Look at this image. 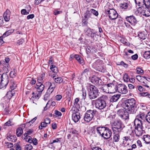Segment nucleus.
<instances>
[{"label":"nucleus","instance_id":"a18cd8bd","mask_svg":"<svg viewBox=\"0 0 150 150\" xmlns=\"http://www.w3.org/2000/svg\"><path fill=\"white\" fill-rule=\"evenodd\" d=\"M150 51H147L145 52L144 54V57L146 59L150 58Z\"/></svg>","mask_w":150,"mask_h":150},{"label":"nucleus","instance_id":"ea45409f","mask_svg":"<svg viewBox=\"0 0 150 150\" xmlns=\"http://www.w3.org/2000/svg\"><path fill=\"white\" fill-rule=\"evenodd\" d=\"M50 69L54 73H57V68L54 65H52L50 66Z\"/></svg>","mask_w":150,"mask_h":150},{"label":"nucleus","instance_id":"7ed1b4c3","mask_svg":"<svg viewBox=\"0 0 150 150\" xmlns=\"http://www.w3.org/2000/svg\"><path fill=\"white\" fill-rule=\"evenodd\" d=\"M98 90L97 88L94 86H90L88 91V97L90 99H95L99 96Z\"/></svg>","mask_w":150,"mask_h":150},{"label":"nucleus","instance_id":"c85d7f7f","mask_svg":"<svg viewBox=\"0 0 150 150\" xmlns=\"http://www.w3.org/2000/svg\"><path fill=\"white\" fill-rule=\"evenodd\" d=\"M143 139L146 144H148L150 143V136L149 135L147 134L144 135Z\"/></svg>","mask_w":150,"mask_h":150},{"label":"nucleus","instance_id":"f257e3e1","mask_svg":"<svg viewBox=\"0 0 150 150\" xmlns=\"http://www.w3.org/2000/svg\"><path fill=\"white\" fill-rule=\"evenodd\" d=\"M138 104V102L133 98L127 99L122 103L124 108L127 110L129 113L132 114L136 112Z\"/></svg>","mask_w":150,"mask_h":150},{"label":"nucleus","instance_id":"c756f323","mask_svg":"<svg viewBox=\"0 0 150 150\" xmlns=\"http://www.w3.org/2000/svg\"><path fill=\"white\" fill-rule=\"evenodd\" d=\"M84 30L85 32V33H86V35L87 36H89L90 35V34L91 33V32H92L93 29H91L88 26H86L85 27V28Z\"/></svg>","mask_w":150,"mask_h":150},{"label":"nucleus","instance_id":"4d7b16f0","mask_svg":"<svg viewBox=\"0 0 150 150\" xmlns=\"http://www.w3.org/2000/svg\"><path fill=\"white\" fill-rule=\"evenodd\" d=\"M123 79L124 80L125 82H127L128 80V74L125 73L124 75V76H123Z\"/></svg>","mask_w":150,"mask_h":150},{"label":"nucleus","instance_id":"de8ad7c7","mask_svg":"<svg viewBox=\"0 0 150 150\" xmlns=\"http://www.w3.org/2000/svg\"><path fill=\"white\" fill-rule=\"evenodd\" d=\"M33 148V146L30 144H26L25 145V150H31Z\"/></svg>","mask_w":150,"mask_h":150},{"label":"nucleus","instance_id":"49530a36","mask_svg":"<svg viewBox=\"0 0 150 150\" xmlns=\"http://www.w3.org/2000/svg\"><path fill=\"white\" fill-rule=\"evenodd\" d=\"M91 14H93V15H95L96 16H97L98 15V11L95 9H92L90 10Z\"/></svg>","mask_w":150,"mask_h":150},{"label":"nucleus","instance_id":"79ce46f5","mask_svg":"<svg viewBox=\"0 0 150 150\" xmlns=\"http://www.w3.org/2000/svg\"><path fill=\"white\" fill-rule=\"evenodd\" d=\"M128 5L127 3H124L120 4V6L122 9H126L128 7Z\"/></svg>","mask_w":150,"mask_h":150},{"label":"nucleus","instance_id":"2f4dec72","mask_svg":"<svg viewBox=\"0 0 150 150\" xmlns=\"http://www.w3.org/2000/svg\"><path fill=\"white\" fill-rule=\"evenodd\" d=\"M109 85L108 84H105L101 88L102 90L104 92L109 93Z\"/></svg>","mask_w":150,"mask_h":150},{"label":"nucleus","instance_id":"c9c22d12","mask_svg":"<svg viewBox=\"0 0 150 150\" xmlns=\"http://www.w3.org/2000/svg\"><path fill=\"white\" fill-rule=\"evenodd\" d=\"M114 135L113 137V140L114 142H117L119 141L120 139V135L118 134H115L114 133Z\"/></svg>","mask_w":150,"mask_h":150},{"label":"nucleus","instance_id":"8fccbe9b","mask_svg":"<svg viewBox=\"0 0 150 150\" xmlns=\"http://www.w3.org/2000/svg\"><path fill=\"white\" fill-rule=\"evenodd\" d=\"M13 125V124L12 123L10 120H9L4 124V127H4L5 126H9Z\"/></svg>","mask_w":150,"mask_h":150},{"label":"nucleus","instance_id":"338daca9","mask_svg":"<svg viewBox=\"0 0 150 150\" xmlns=\"http://www.w3.org/2000/svg\"><path fill=\"white\" fill-rule=\"evenodd\" d=\"M92 150H102L101 149L98 147H91Z\"/></svg>","mask_w":150,"mask_h":150},{"label":"nucleus","instance_id":"052dcab7","mask_svg":"<svg viewBox=\"0 0 150 150\" xmlns=\"http://www.w3.org/2000/svg\"><path fill=\"white\" fill-rule=\"evenodd\" d=\"M137 72L138 74H141L143 73V71L141 68H138L137 69Z\"/></svg>","mask_w":150,"mask_h":150},{"label":"nucleus","instance_id":"4be33fe9","mask_svg":"<svg viewBox=\"0 0 150 150\" xmlns=\"http://www.w3.org/2000/svg\"><path fill=\"white\" fill-rule=\"evenodd\" d=\"M93 15L91 14L90 10H86L83 14L84 18L87 19L93 18Z\"/></svg>","mask_w":150,"mask_h":150},{"label":"nucleus","instance_id":"69168bd1","mask_svg":"<svg viewBox=\"0 0 150 150\" xmlns=\"http://www.w3.org/2000/svg\"><path fill=\"white\" fill-rule=\"evenodd\" d=\"M55 114L58 116H61L62 115L61 113L57 110H55Z\"/></svg>","mask_w":150,"mask_h":150},{"label":"nucleus","instance_id":"37998d69","mask_svg":"<svg viewBox=\"0 0 150 150\" xmlns=\"http://www.w3.org/2000/svg\"><path fill=\"white\" fill-rule=\"evenodd\" d=\"M138 36L141 39H142L143 40L145 39L146 37V35L144 34L143 33L141 32L140 33L139 35Z\"/></svg>","mask_w":150,"mask_h":150},{"label":"nucleus","instance_id":"774afa93","mask_svg":"<svg viewBox=\"0 0 150 150\" xmlns=\"http://www.w3.org/2000/svg\"><path fill=\"white\" fill-rule=\"evenodd\" d=\"M16 150H21V146L18 144H16Z\"/></svg>","mask_w":150,"mask_h":150},{"label":"nucleus","instance_id":"bf43d9fd","mask_svg":"<svg viewBox=\"0 0 150 150\" xmlns=\"http://www.w3.org/2000/svg\"><path fill=\"white\" fill-rule=\"evenodd\" d=\"M21 12V14L23 15H27L29 13V11H27L25 9H22Z\"/></svg>","mask_w":150,"mask_h":150},{"label":"nucleus","instance_id":"6e6d98bb","mask_svg":"<svg viewBox=\"0 0 150 150\" xmlns=\"http://www.w3.org/2000/svg\"><path fill=\"white\" fill-rule=\"evenodd\" d=\"M50 95V94L47 93H46L44 95V100H48L49 99Z\"/></svg>","mask_w":150,"mask_h":150},{"label":"nucleus","instance_id":"a19ab883","mask_svg":"<svg viewBox=\"0 0 150 150\" xmlns=\"http://www.w3.org/2000/svg\"><path fill=\"white\" fill-rule=\"evenodd\" d=\"M79 101V99L78 98H76L75 100V102L74 103V105L75 107H76L77 109L78 108L80 107L78 103Z\"/></svg>","mask_w":150,"mask_h":150},{"label":"nucleus","instance_id":"dca6fc26","mask_svg":"<svg viewBox=\"0 0 150 150\" xmlns=\"http://www.w3.org/2000/svg\"><path fill=\"white\" fill-rule=\"evenodd\" d=\"M109 93H115L117 91V86L113 83L108 84Z\"/></svg>","mask_w":150,"mask_h":150},{"label":"nucleus","instance_id":"603ef678","mask_svg":"<svg viewBox=\"0 0 150 150\" xmlns=\"http://www.w3.org/2000/svg\"><path fill=\"white\" fill-rule=\"evenodd\" d=\"M146 120L149 123H150V111L149 112L146 116Z\"/></svg>","mask_w":150,"mask_h":150},{"label":"nucleus","instance_id":"f8f14e48","mask_svg":"<svg viewBox=\"0 0 150 150\" xmlns=\"http://www.w3.org/2000/svg\"><path fill=\"white\" fill-rule=\"evenodd\" d=\"M78 111V109H76L72 112V119L75 122H77L80 118V114Z\"/></svg>","mask_w":150,"mask_h":150},{"label":"nucleus","instance_id":"864d4df0","mask_svg":"<svg viewBox=\"0 0 150 150\" xmlns=\"http://www.w3.org/2000/svg\"><path fill=\"white\" fill-rule=\"evenodd\" d=\"M128 131H135V127L134 126H129L128 127Z\"/></svg>","mask_w":150,"mask_h":150},{"label":"nucleus","instance_id":"bb28decb","mask_svg":"<svg viewBox=\"0 0 150 150\" xmlns=\"http://www.w3.org/2000/svg\"><path fill=\"white\" fill-rule=\"evenodd\" d=\"M28 137L29 138L27 141L28 142L30 143H31L32 142L33 144L35 145H36L38 144V141L36 138H35L33 140H32L31 139L32 138L31 137L29 136Z\"/></svg>","mask_w":150,"mask_h":150},{"label":"nucleus","instance_id":"7c9ffc66","mask_svg":"<svg viewBox=\"0 0 150 150\" xmlns=\"http://www.w3.org/2000/svg\"><path fill=\"white\" fill-rule=\"evenodd\" d=\"M52 83L54 84V86L52 87H49L46 92L47 93L49 94L50 95L54 91L55 88L56 86V85H55L54 83Z\"/></svg>","mask_w":150,"mask_h":150},{"label":"nucleus","instance_id":"c03bdc74","mask_svg":"<svg viewBox=\"0 0 150 150\" xmlns=\"http://www.w3.org/2000/svg\"><path fill=\"white\" fill-rule=\"evenodd\" d=\"M88 19L85 18H83L82 19V26H83L86 27L87 26V25L88 24V22L87 21Z\"/></svg>","mask_w":150,"mask_h":150},{"label":"nucleus","instance_id":"5fc2aeb1","mask_svg":"<svg viewBox=\"0 0 150 150\" xmlns=\"http://www.w3.org/2000/svg\"><path fill=\"white\" fill-rule=\"evenodd\" d=\"M82 95L83 97V99L85 100L86 98V93L85 91L82 90Z\"/></svg>","mask_w":150,"mask_h":150},{"label":"nucleus","instance_id":"3c124183","mask_svg":"<svg viewBox=\"0 0 150 150\" xmlns=\"http://www.w3.org/2000/svg\"><path fill=\"white\" fill-rule=\"evenodd\" d=\"M5 146L8 148H11L13 146V144L11 143L6 142L5 143Z\"/></svg>","mask_w":150,"mask_h":150},{"label":"nucleus","instance_id":"aec40b11","mask_svg":"<svg viewBox=\"0 0 150 150\" xmlns=\"http://www.w3.org/2000/svg\"><path fill=\"white\" fill-rule=\"evenodd\" d=\"M8 83V81L6 79H2L0 83V88H5Z\"/></svg>","mask_w":150,"mask_h":150},{"label":"nucleus","instance_id":"39448f33","mask_svg":"<svg viewBox=\"0 0 150 150\" xmlns=\"http://www.w3.org/2000/svg\"><path fill=\"white\" fill-rule=\"evenodd\" d=\"M142 120H140L138 118L136 117L134 121V125L135 126V130H137L138 131H145L147 130V129H149V128H147L146 127V129H144V128L142 126Z\"/></svg>","mask_w":150,"mask_h":150},{"label":"nucleus","instance_id":"680f3d73","mask_svg":"<svg viewBox=\"0 0 150 150\" xmlns=\"http://www.w3.org/2000/svg\"><path fill=\"white\" fill-rule=\"evenodd\" d=\"M44 122L47 125L49 124L50 122V119L48 118H46L44 120Z\"/></svg>","mask_w":150,"mask_h":150},{"label":"nucleus","instance_id":"58836bf2","mask_svg":"<svg viewBox=\"0 0 150 150\" xmlns=\"http://www.w3.org/2000/svg\"><path fill=\"white\" fill-rule=\"evenodd\" d=\"M11 85L10 86V89L13 91L16 88V83L13 81H11Z\"/></svg>","mask_w":150,"mask_h":150},{"label":"nucleus","instance_id":"a211bd4d","mask_svg":"<svg viewBox=\"0 0 150 150\" xmlns=\"http://www.w3.org/2000/svg\"><path fill=\"white\" fill-rule=\"evenodd\" d=\"M11 12L9 10L7 9L3 14V16L6 21H9L10 19Z\"/></svg>","mask_w":150,"mask_h":150},{"label":"nucleus","instance_id":"393cba45","mask_svg":"<svg viewBox=\"0 0 150 150\" xmlns=\"http://www.w3.org/2000/svg\"><path fill=\"white\" fill-rule=\"evenodd\" d=\"M52 78L54 82L58 83H60L63 81V79L62 78L59 77L57 76L54 75Z\"/></svg>","mask_w":150,"mask_h":150},{"label":"nucleus","instance_id":"5701e85b","mask_svg":"<svg viewBox=\"0 0 150 150\" xmlns=\"http://www.w3.org/2000/svg\"><path fill=\"white\" fill-rule=\"evenodd\" d=\"M102 64H103V61L100 59H98L93 63V67L95 69Z\"/></svg>","mask_w":150,"mask_h":150},{"label":"nucleus","instance_id":"4c0bfd02","mask_svg":"<svg viewBox=\"0 0 150 150\" xmlns=\"http://www.w3.org/2000/svg\"><path fill=\"white\" fill-rule=\"evenodd\" d=\"M136 117L138 118L140 120L144 121L146 118V116L144 114H141L137 115Z\"/></svg>","mask_w":150,"mask_h":150},{"label":"nucleus","instance_id":"423d86ee","mask_svg":"<svg viewBox=\"0 0 150 150\" xmlns=\"http://www.w3.org/2000/svg\"><path fill=\"white\" fill-rule=\"evenodd\" d=\"M96 111L95 110H89L86 111L84 117L85 121L87 122L90 121L95 115Z\"/></svg>","mask_w":150,"mask_h":150},{"label":"nucleus","instance_id":"09e8293b","mask_svg":"<svg viewBox=\"0 0 150 150\" xmlns=\"http://www.w3.org/2000/svg\"><path fill=\"white\" fill-rule=\"evenodd\" d=\"M70 134H69L67 135V138L68 139H69L71 138V137H72L73 136H74V135L75 134L76 132H70Z\"/></svg>","mask_w":150,"mask_h":150},{"label":"nucleus","instance_id":"ddd939ff","mask_svg":"<svg viewBox=\"0 0 150 150\" xmlns=\"http://www.w3.org/2000/svg\"><path fill=\"white\" fill-rule=\"evenodd\" d=\"M91 81L93 83L98 86H99L102 84L101 79L96 76H93L92 77Z\"/></svg>","mask_w":150,"mask_h":150},{"label":"nucleus","instance_id":"f03ea898","mask_svg":"<svg viewBox=\"0 0 150 150\" xmlns=\"http://www.w3.org/2000/svg\"><path fill=\"white\" fill-rule=\"evenodd\" d=\"M104 11L105 13L112 21L115 20L118 17V14L117 11L114 9L109 8L108 6L104 7Z\"/></svg>","mask_w":150,"mask_h":150},{"label":"nucleus","instance_id":"cd10ccee","mask_svg":"<svg viewBox=\"0 0 150 150\" xmlns=\"http://www.w3.org/2000/svg\"><path fill=\"white\" fill-rule=\"evenodd\" d=\"M45 73H42L40 76L38 77V82L42 83L44 81L45 79Z\"/></svg>","mask_w":150,"mask_h":150},{"label":"nucleus","instance_id":"13d9d810","mask_svg":"<svg viewBox=\"0 0 150 150\" xmlns=\"http://www.w3.org/2000/svg\"><path fill=\"white\" fill-rule=\"evenodd\" d=\"M62 96L61 95H58L55 97V98L57 101L60 100L62 98Z\"/></svg>","mask_w":150,"mask_h":150},{"label":"nucleus","instance_id":"b1692460","mask_svg":"<svg viewBox=\"0 0 150 150\" xmlns=\"http://www.w3.org/2000/svg\"><path fill=\"white\" fill-rule=\"evenodd\" d=\"M7 137L8 140L10 141L15 142L17 140V138L15 135H11L10 134H7Z\"/></svg>","mask_w":150,"mask_h":150},{"label":"nucleus","instance_id":"72a5a7b5","mask_svg":"<svg viewBox=\"0 0 150 150\" xmlns=\"http://www.w3.org/2000/svg\"><path fill=\"white\" fill-rule=\"evenodd\" d=\"M15 94V92L14 91L11 90H10L9 91L7 92L6 96L8 98H11Z\"/></svg>","mask_w":150,"mask_h":150},{"label":"nucleus","instance_id":"f3484780","mask_svg":"<svg viewBox=\"0 0 150 150\" xmlns=\"http://www.w3.org/2000/svg\"><path fill=\"white\" fill-rule=\"evenodd\" d=\"M44 85L42 84V83L38 82L36 84L35 88L38 92L41 93L44 90Z\"/></svg>","mask_w":150,"mask_h":150},{"label":"nucleus","instance_id":"6e6552de","mask_svg":"<svg viewBox=\"0 0 150 150\" xmlns=\"http://www.w3.org/2000/svg\"><path fill=\"white\" fill-rule=\"evenodd\" d=\"M37 117H35L28 122L25 124L24 123L20 125L19 127L17 129L16 131H23L26 125H30L35 121Z\"/></svg>","mask_w":150,"mask_h":150},{"label":"nucleus","instance_id":"6ab92c4d","mask_svg":"<svg viewBox=\"0 0 150 150\" xmlns=\"http://www.w3.org/2000/svg\"><path fill=\"white\" fill-rule=\"evenodd\" d=\"M149 8H146L142 9L141 11L142 15L146 17H148L150 16V11Z\"/></svg>","mask_w":150,"mask_h":150},{"label":"nucleus","instance_id":"0eeeda50","mask_svg":"<svg viewBox=\"0 0 150 150\" xmlns=\"http://www.w3.org/2000/svg\"><path fill=\"white\" fill-rule=\"evenodd\" d=\"M124 127L123 124L120 120H116L113 123V126L112 127L113 131H116V129L118 130L117 131H120L122 130Z\"/></svg>","mask_w":150,"mask_h":150},{"label":"nucleus","instance_id":"412c9836","mask_svg":"<svg viewBox=\"0 0 150 150\" xmlns=\"http://www.w3.org/2000/svg\"><path fill=\"white\" fill-rule=\"evenodd\" d=\"M98 133L102 135V137H103L105 139H108L110 138L112 135V132H103L102 134L101 132H98Z\"/></svg>","mask_w":150,"mask_h":150},{"label":"nucleus","instance_id":"0e129e2a","mask_svg":"<svg viewBox=\"0 0 150 150\" xmlns=\"http://www.w3.org/2000/svg\"><path fill=\"white\" fill-rule=\"evenodd\" d=\"M60 139L61 138H59V139L57 138V139H55L53 140L52 141V142L50 143V144H53L54 143H56V142H59V143H60V140H59V139Z\"/></svg>","mask_w":150,"mask_h":150},{"label":"nucleus","instance_id":"1a4fd4ad","mask_svg":"<svg viewBox=\"0 0 150 150\" xmlns=\"http://www.w3.org/2000/svg\"><path fill=\"white\" fill-rule=\"evenodd\" d=\"M117 114L122 119L125 120L129 119L128 113L123 109H120L117 112Z\"/></svg>","mask_w":150,"mask_h":150},{"label":"nucleus","instance_id":"2eb2a0df","mask_svg":"<svg viewBox=\"0 0 150 150\" xmlns=\"http://www.w3.org/2000/svg\"><path fill=\"white\" fill-rule=\"evenodd\" d=\"M96 129L97 131H110V129L106 127H96V126H93L91 128V131H93L95 130Z\"/></svg>","mask_w":150,"mask_h":150},{"label":"nucleus","instance_id":"20e7f679","mask_svg":"<svg viewBox=\"0 0 150 150\" xmlns=\"http://www.w3.org/2000/svg\"><path fill=\"white\" fill-rule=\"evenodd\" d=\"M92 102L94 103L96 108L99 110L103 109L106 106L105 101L100 98L93 100Z\"/></svg>","mask_w":150,"mask_h":150},{"label":"nucleus","instance_id":"a878e982","mask_svg":"<svg viewBox=\"0 0 150 150\" xmlns=\"http://www.w3.org/2000/svg\"><path fill=\"white\" fill-rule=\"evenodd\" d=\"M121 96L120 94H115L112 96L110 99V101L111 102H115L117 101Z\"/></svg>","mask_w":150,"mask_h":150},{"label":"nucleus","instance_id":"9b49d317","mask_svg":"<svg viewBox=\"0 0 150 150\" xmlns=\"http://www.w3.org/2000/svg\"><path fill=\"white\" fill-rule=\"evenodd\" d=\"M135 3L139 6L143 3L146 8H150V0H135Z\"/></svg>","mask_w":150,"mask_h":150},{"label":"nucleus","instance_id":"473e14b6","mask_svg":"<svg viewBox=\"0 0 150 150\" xmlns=\"http://www.w3.org/2000/svg\"><path fill=\"white\" fill-rule=\"evenodd\" d=\"M136 79L139 81L143 83H145V82L142 81V80L145 79L146 80H147L146 77L145 76H142L139 75L137 76H136Z\"/></svg>","mask_w":150,"mask_h":150},{"label":"nucleus","instance_id":"e433bc0d","mask_svg":"<svg viewBox=\"0 0 150 150\" xmlns=\"http://www.w3.org/2000/svg\"><path fill=\"white\" fill-rule=\"evenodd\" d=\"M32 132H27V133H25L24 135L22 136V138L26 140V141H27L28 140H27L28 139V137H29L28 136V135L32 133Z\"/></svg>","mask_w":150,"mask_h":150},{"label":"nucleus","instance_id":"e2e57ef3","mask_svg":"<svg viewBox=\"0 0 150 150\" xmlns=\"http://www.w3.org/2000/svg\"><path fill=\"white\" fill-rule=\"evenodd\" d=\"M78 62L82 65H83L85 64L84 60L82 58H81L80 60L78 61Z\"/></svg>","mask_w":150,"mask_h":150},{"label":"nucleus","instance_id":"f704fd0d","mask_svg":"<svg viewBox=\"0 0 150 150\" xmlns=\"http://www.w3.org/2000/svg\"><path fill=\"white\" fill-rule=\"evenodd\" d=\"M103 64H101L100 66H98V68H97L95 69L97 71H99L104 72L105 71V68L103 67Z\"/></svg>","mask_w":150,"mask_h":150},{"label":"nucleus","instance_id":"9d476101","mask_svg":"<svg viewBox=\"0 0 150 150\" xmlns=\"http://www.w3.org/2000/svg\"><path fill=\"white\" fill-rule=\"evenodd\" d=\"M117 91L120 93L125 94L128 92L126 86L124 84H120L117 86Z\"/></svg>","mask_w":150,"mask_h":150},{"label":"nucleus","instance_id":"4468645a","mask_svg":"<svg viewBox=\"0 0 150 150\" xmlns=\"http://www.w3.org/2000/svg\"><path fill=\"white\" fill-rule=\"evenodd\" d=\"M126 20L131 25H134L137 23V20L134 16H127L125 17Z\"/></svg>","mask_w":150,"mask_h":150}]
</instances>
